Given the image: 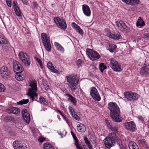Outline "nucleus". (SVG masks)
Returning a JSON list of instances; mask_svg holds the SVG:
<instances>
[{
  "label": "nucleus",
  "instance_id": "1",
  "mask_svg": "<svg viewBox=\"0 0 149 149\" xmlns=\"http://www.w3.org/2000/svg\"><path fill=\"white\" fill-rule=\"evenodd\" d=\"M108 108L110 111V116L113 120L116 122H120V112L119 108L115 103L110 102L108 104Z\"/></svg>",
  "mask_w": 149,
  "mask_h": 149
},
{
  "label": "nucleus",
  "instance_id": "2",
  "mask_svg": "<svg viewBox=\"0 0 149 149\" xmlns=\"http://www.w3.org/2000/svg\"><path fill=\"white\" fill-rule=\"evenodd\" d=\"M118 137L114 132L110 133L109 135L104 140V142L106 146L109 149L114 146L116 142H117Z\"/></svg>",
  "mask_w": 149,
  "mask_h": 149
},
{
  "label": "nucleus",
  "instance_id": "3",
  "mask_svg": "<svg viewBox=\"0 0 149 149\" xmlns=\"http://www.w3.org/2000/svg\"><path fill=\"white\" fill-rule=\"evenodd\" d=\"M13 68L14 72H17L15 76L16 79L18 81L23 80L25 78V76L23 74H21L24 70L21 64L15 61V62L13 63Z\"/></svg>",
  "mask_w": 149,
  "mask_h": 149
},
{
  "label": "nucleus",
  "instance_id": "4",
  "mask_svg": "<svg viewBox=\"0 0 149 149\" xmlns=\"http://www.w3.org/2000/svg\"><path fill=\"white\" fill-rule=\"evenodd\" d=\"M66 78L68 82L70 84L69 86L70 90L72 91H75L76 89V87L78 84L79 79L77 77V75L75 77L72 75L68 76L66 77Z\"/></svg>",
  "mask_w": 149,
  "mask_h": 149
},
{
  "label": "nucleus",
  "instance_id": "5",
  "mask_svg": "<svg viewBox=\"0 0 149 149\" xmlns=\"http://www.w3.org/2000/svg\"><path fill=\"white\" fill-rule=\"evenodd\" d=\"M41 37L43 45L46 50L50 52L51 50V46L50 40L48 39V36L46 33H42L41 34Z\"/></svg>",
  "mask_w": 149,
  "mask_h": 149
},
{
  "label": "nucleus",
  "instance_id": "6",
  "mask_svg": "<svg viewBox=\"0 0 149 149\" xmlns=\"http://www.w3.org/2000/svg\"><path fill=\"white\" fill-rule=\"evenodd\" d=\"M19 59L22 61L25 66H29L30 65V59L26 54L21 52L19 53Z\"/></svg>",
  "mask_w": 149,
  "mask_h": 149
},
{
  "label": "nucleus",
  "instance_id": "7",
  "mask_svg": "<svg viewBox=\"0 0 149 149\" xmlns=\"http://www.w3.org/2000/svg\"><path fill=\"white\" fill-rule=\"evenodd\" d=\"M86 53L90 58L93 61L98 59L100 57V56L97 52L91 49H87Z\"/></svg>",
  "mask_w": 149,
  "mask_h": 149
},
{
  "label": "nucleus",
  "instance_id": "8",
  "mask_svg": "<svg viewBox=\"0 0 149 149\" xmlns=\"http://www.w3.org/2000/svg\"><path fill=\"white\" fill-rule=\"evenodd\" d=\"M54 20L55 22L59 28L64 29H66L67 24L65 22V21L62 18H59L58 17H54Z\"/></svg>",
  "mask_w": 149,
  "mask_h": 149
},
{
  "label": "nucleus",
  "instance_id": "9",
  "mask_svg": "<svg viewBox=\"0 0 149 149\" xmlns=\"http://www.w3.org/2000/svg\"><path fill=\"white\" fill-rule=\"evenodd\" d=\"M110 61V67L114 71L116 72L121 71V69L120 67V65L118 61L113 58L111 59Z\"/></svg>",
  "mask_w": 149,
  "mask_h": 149
},
{
  "label": "nucleus",
  "instance_id": "10",
  "mask_svg": "<svg viewBox=\"0 0 149 149\" xmlns=\"http://www.w3.org/2000/svg\"><path fill=\"white\" fill-rule=\"evenodd\" d=\"M1 74L5 79L10 78V73L7 67L3 66L0 69Z\"/></svg>",
  "mask_w": 149,
  "mask_h": 149
},
{
  "label": "nucleus",
  "instance_id": "11",
  "mask_svg": "<svg viewBox=\"0 0 149 149\" xmlns=\"http://www.w3.org/2000/svg\"><path fill=\"white\" fill-rule=\"evenodd\" d=\"M90 94L93 99L95 100L98 101L100 100L101 97L98 91L95 87H92Z\"/></svg>",
  "mask_w": 149,
  "mask_h": 149
},
{
  "label": "nucleus",
  "instance_id": "12",
  "mask_svg": "<svg viewBox=\"0 0 149 149\" xmlns=\"http://www.w3.org/2000/svg\"><path fill=\"white\" fill-rule=\"evenodd\" d=\"M13 146L15 149H26V146L24 143L19 141H14L13 143Z\"/></svg>",
  "mask_w": 149,
  "mask_h": 149
},
{
  "label": "nucleus",
  "instance_id": "13",
  "mask_svg": "<svg viewBox=\"0 0 149 149\" xmlns=\"http://www.w3.org/2000/svg\"><path fill=\"white\" fill-rule=\"evenodd\" d=\"M124 126L125 129L129 130L134 132L135 130L136 125L133 121H131L125 123Z\"/></svg>",
  "mask_w": 149,
  "mask_h": 149
},
{
  "label": "nucleus",
  "instance_id": "14",
  "mask_svg": "<svg viewBox=\"0 0 149 149\" xmlns=\"http://www.w3.org/2000/svg\"><path fill=\"white\" fill-rule=\"evenodd\" d=\"M22 113L23 118L24 121L27 123H29L30 121V115L26 109H22Z\"/></svg>",
  "mask_w": 149,
  "mask_h": 149
},
{
  "label": "nucleus",
  "instance_id": "15",
  "mask_svg": "<svg viewBox=\"0 0 149 149\" xmlns=\"http://www.w3.org/2000/svg\"><path fill=\"white\" fill-rule=\"evenodd\" d=\"M6 111L8 113H13L15 114H19L20 112V110L19 109L12 107L8 108Z\"/></svg>",
  "mask_w": 149,
  "mask_h": 149
},
{
  "label": "nucleus",
  "instance_id": "16",
  "mask_svg": "<svg viewBox=\"0 0 149 149\" xmlns=\"http://www.w3.org/2000/svg\"><path fill=\"white\" fill-rule=\"evenodd\" d=\"M82 10L84 14L87 16H90L91 14V11L89 7L87 5H83L82 6Z\"/></svg>",
  "mask_w": 149,
  "mask_h": 149
},
{
  "label": "nucleus",
  "instance_id": "17",
  "mask_svg": "<svg viewBox=\"0 0 149 149\" xmlns=\"http://www.w3.org/2000/svg\"><path fill=\"white\" fill-rule=\"evenodd\" d=\"M140 73L143 76L149 75V68L146 66L141 68L140 70Z\"/></svg>",
  "mask_w": 149,
  "mask_h": 149
},
{
  "label": "nucleus",
  "instance_id": "18",
  "mask_svg": "<svg viewBox=\"0 0 149 149\" xmlns=\"http://www.w3.org/2000/svg\"><path fill=\"white\" fill-rule=\"evenodd\" d=\"M33 91H32L31 88L29 89V92L27 93V95L30 97L32 100V101L34 100L35 97H37L38 94L36 92Z\"/></svg>",
  "mask_w": 149,
  "mask_h": 149
},
{
  "label": "nucleus",
  "instance_id": "19",
  "mask_svg": "<svg viewBox=\"0 0 149 149\" xmlns=\"http://www.w3.org/2000/svg\"><path fill=\"white\" fill-rule=\"evenodd\" d=\"M108 35L109 38L114 40H119L122 38L121 35L119 33H117L116 34H113L111 32H109L108 33Z\"/></svg>",
  "mask_w": 149,
  "mask_h": 149
},
{
  "label": "nucleus",
  "instance_id": "20",
  "mask_svg": "<svg viewBox=\"0 0 149 149\" xmlns=\"http://www.w3.org/2000/svg\"><path fill=\"white\" fill-rule=\"evenodd\" d=\"M72 26L81 35L83 34V31L80 28V27L75 23L73 22L72 23Z\"/></svg>",
  "mask_w": 149,
  "mask_h": 149
},
{
  "label": "nucleus",
  "instance_id": "21",
  "mask_svg": "<svg viewBox=\"0 0 149 149\" xmlns=\"http://www.w3.org/2000/svg\"><path fill=\"white\" fill-rule=\"evenodd\" d=\"M29 86L31 87V88L32 91H37V82L35 80H34L30 82Z\"/></svg>",
  "mask_w": 149,
  "mask_h": 149
},
{
  "label": "nucleus",
  "instance_id": "22",
  "mask_svg": "<svg viewBox=\"0 0 149 149\" xmlns=\"http://www.w3.org/2000/svg\"><path fill=\"white\" fill-rule=\"evenodd\" d=\"M65 95L69 97L68 100L70 101L74 105H76L77 101L75 98L69 93L66 94Z\"/></svg>",
  "mask_w": 149,
  "mask_h": 149
},
{
  "label": "nucleus",
  "instance_id": "23",
  "mask_svg": "<svg viewBox=\"0 0 149 149\" xmlns=\"http://www.w3.org/2000/svg\"><path fill=\"white\" fill-rule=\"evenodd\" d=\"M47 66L52 72L56 73L58 72L57 70L54 68L52 66V64L51 62H49L47 63Z\"/></svg>",
  "mask_w": 149,
  "mask_h": 149
},
{
  "label": "nucleus",
  "instance_id": "24",
  "mask_svg": "<svg viewBox=\"0 0 149 149\" xmlns=\"http://www.w3.org/2000/svg\"><path fill=\"white\" fill-rule=\"evenodd\" d=\"M129 147L130 149H139L137 145L134 141H131L129 143Z\"/></svg>",
  "mask_w": 149,
  "mask_h": 149
},
{
  "label": "nucleus",
  "instance_id": "25",
  "mask_svg": "<svg viewBox=\"0 0 149 149\" xmlns=\"http://www.w3.org/2000/svg\"><path fill=\"white\" fill-rule=\"evenodd\" d=\"M77 129L78 131L80 132H84L86 130L85 126L82 124L78 125L77 127Z\"/></svg>",
  "mask_w": 149,
  "mask_h": 149
},
{
  "label": "nucleus",
  "instance_id": "26",
  "mask_svg": "<svg viewBox=\"0 0 149 149\" xmlns=\"http://www.w3.org/2000/svg\"><path fill=\"white\" fill-rule=\"evenodd\" d=\"M131 92H126L124 93V95L125 97L127 98L128 100L132 101V98H131L130 95H131Z\"/></svg>",
  "mask_w": 149,
  "mask_h": 149
},
{
  "label": "nucleus",
  "instance_id": "27",
  "mask_svg": "<svg viewBox=\"0 0 149 149\" xmlns=\"http://www.w3.org/2000/svg\"><path fill=\"white\" fill-rule=\"evenodd\" d=\"M116 48V45L113 44H110L108 49L111 52H115Z\"/></svg>",
  "mask_w": 149,
  "mask_h": 149
},
{
  "label": "nucleus",
  "instance_id": "28",
  "mask_svg": "<svg viewBox=\"0 0 149 149\" xmlns=\"http://www.w3.org/2000/svg\"><path fill=\"white\" fill-rule=\"evenodd\" d=\"M139 18L137 22L136 25L137 26H142L145 25V23L141 17Z\"/></svg>",
  "mask_w": 149,
  "mask_h": 149
},
{
  "label": "nucleus",
  "instance_id": "29",
  "mask_svg": "<svg viewBox=\"0 0 149 149\" xmlns=\"http://www.w3.org/2000/svg\"><path fill=\"white\" fill-rule=\"evenodd\" d=\"M14 120V118L9 116H6L4 118V120L6 122H13Z\"/></svg>",
  "mask_w": 149,
  "mask_h": 149
},
{
  "label": "nucleus",
  "instance_id": "30",
  "mask_svg": "<svg viewBox=\"0 0 149 149\" xmlns=\"http://www.w3.org/2000/svg\"><path fill=\"white\" fill-rule=\"evenodd\" d=\"M99 69L102 73L103 72L104 70L107 68V67L103 63H101L99 65Z\"/></svg>",
  "mask_w": 149,
  "mask_h": 149
},
{
  "label": "nucleus",
  "instance_id": "31",
  "mask_svg": "<svg viewBox=\"0 0 149 149\" xmlns=\"http://www.w3.org/2000/svg\"><path fill=\"white\" fill-rule=\"evenodd\" d=\"M54 45L56 47L57 49L59 51L63 52L64 49V48L62 47V46L57 42H55Z\"/></svg>",
  "mask_w": 149,
  "mask_h": 149
},
{
  "label": "nucleus",
  "instance_id": "32",
  "mask_svg": "<svg viewBox=\"0 0 149 149\" xmlns=\"http://www.w3.org/2000/svg\"><path fill=\"white\" fill-rule=\"evenodd\" d=\"M29 102V100L27 99H23L22 100H21L19 102H17V104L18 105H22L23 104H26L27 103Z\"/></svg>",
  "mask_w": 149,
  "mask_h": 149
},
{
  "label": "nucleus",
  "instance_id": "33",
  "mask_svg": "<svg viewBox=\"0 0 149 149\" xmlns=\"http://www.w3.org/2000/svg\"><path fill=\"white\" fill-rule=\"evenodd\" d=\"M14 10L16 14L18 16H20L21 15V13L19 10V7L17 6L16 7L14 8Z\"/></svg>",
  "mask_w": 149,
  "mask_h": 149
},
{
  "label": "nucleus",
  "instance_id": "34",
  "mask_svg": "<svg viewBox=\"0 0 149 149\" xmlns=\"http://www.w3.org/2000/svg\"><path fill=\"white\" fill-rule=\"evenodd\" d=\"M131 98H132V101L136 100L138 99V96L137 94L136 93L131 92V95H130Z\"/></svg>",
  "mask_w": 149,
  "mask_h": 149
},
{
  "label": "nucleus",
  "instance_id": "35",
  "mask_svg": "<svg viewBox=\"0 0 149 149\" xmlns=\"http://www.w3.org/2000/svg\"><path fill=\"white\" fill-rule=\"evenodd\" d=\"M140 2L139 0H130V4L131 6L137 5Z\"/></svg>",
  "mask_w": 149,
  "mask_h": 149
},
{
  "label": "nucleus",
  "instance_id": "36",
  "mask_svg": "<svg viewBox=\"0 0 149 149\" xmlns=\"http://www.w3.org/2000/svg\"><path fill=\"white\" fill-rule=\"evenodd\" d=\"M39 102L41 104H43L45 105L46 106L47 105V102L45 101V99L43 97L41 96L39 98Z\"/></svg>",
  "mask_w": 149,
  "mask_h": 149
},
{
  "label": "nucleus",
  "instance_id": "37",
  "mask_svg": "<svg viewBox=\"0 0 149 149\" xmlns=\"http://www.w3.org/2000/svg\"><path fill=\"white\" fill-rule=\"evenodd\" d=\"M42 84L44 86L45 89L47 90L49 88V86L47 84V81L46 80H44L42 81Z\"/></svg>",
  "mask_w": 149,
  "mask_h": 149
},
{
  "label": "nucleus",
  "instance_id": "38",
  "mask_svg": "<svg viewBox=\"0 0 149 149\" xmlns=\"http://www.w3.org/2000/svg\"><path fill=\"white\" fill-rule=\"evenodd\" d=\"M78 113L77 112H74V113L73 114V115L72 116L76 120H79L80 119V118L78 116Z\"/></svg>",
  "mask_w": 149,
  "mask_h": 149
},
{
  "label": "nucleus",
  "instance_id": "39",
  "mask_svg": "<svg viewBox=\"0 0 149 149\" xmlns=\"http://www.w3.org/2000/svg\"><path fill=\"white\" fill-rule=\"evenodd\" d=\"M53 146L51 144L49 143H45L44 144V149H49Z\"/></svg>",
  "mask_w": 149,
  "mask_h": 149
},
{
  "label": "nucleus",
  "instance_id": "40",
  "mask_svg": "<svg viewBox=\"0 0 149 149\" xmlns=\"http://www.w3.org/2000/svg\"><path fill=\"white\" fill-rule=\"evenodd\" d=\"M120 30L122 31H125L126 32H128L130 31V29L126 25H125L123 26V27Z\"/></svg>",
  "mask_w": 149,
  "mask_h": 149
},
{
  "label": "nucleus",
  "instance_id": "41",
  "mask_svg": "<svg viewBox=\"0 0 149 149\" xmlns=\"http://www.w3.org/2000/svg\"><path fill=\"white\" fill-rule=\"evenodd\" d=\"M74 145L76 146L77 149H82V147H81L79 144V141L78 140H75Z\"/></svg>",
  "mask_w": 149,
  "mask_h": 149
},
{
  "label": "nucleus",
  "instance_id": "42",
  "mask_svg": "<svg viewBox=\"0 0 149 149\" xmlns=\"http://www.w3.org/2000/svg\"><path fill=\"white\" fill-rule=\"evenodd\" d=\"M6 88L4 85L0 83V92L5 91Z\"/></svg>",
  "mask_w": 149,
  "mask_h": 149
},
{
  "label": "nucleus",
  "instance_id": "43",
  "mask_svg": "<svg viewBox=\"0 0 149 149\" xmlns=\"http://www.w3.org/2000/svg\"><path fill=\"white\" fill-rule=\"evenodd\" d=\"M139 143L144 148L147 147V145L146 144L145 142L143 140H140Z\"/></svg>",
  "mask_w": 149,
  "mask_h": 149
},
{
  "label": "nucleus",
  "instance_id": "44",
  "mask_svg": "<svg viewBox=\"0 0 149 149\" xmlns=\"http://www.w3.org/2000/svg\"><path fill=\"white\" fill-rule=\"evenodd\" d=\"M35 58L36 60V61H38V62L39 63L41 67H42V62L41 60L39 58H37L36 57H35Z\"/></svg>",
  "mask_w": 149,
  "mask_h": 149
},
{
  "label": "nucleus",
  "instance_id": "45",
  "mask_svg": "<svg viewBox=\"0 0 149 149\" xmlns=\"http://www.w3.org/2000/svg\"><path fill=\"white\" fill-rule=\"evenodd\" d=\"M110 129L111 130L116 132H117L118 131V128L116 127L112 126Z\"/></svg>",
  "mask_w": 149,
  "mask_h": 149
},
{
  "label": "nucleus",
  "instance_id": "46",
  "mask_svg": "<svg viewBox=\"0 0 149 149\" xmlns=\"http://www.w3.org/2000/svg\"><path fill=\"white\" fill-rule=\"evenodd\" d=\"M82 62V60L80 59H79L77 61V64L78 67H80L81 65Z\"/></svg>",
  "mask_w": 149,
  "mask_h": 149
},
{
  "label": "nucleus",
  "instance_id": "47",
  "mask_svg": "<svg viewBox=\"0 0 149 149\" xmlns=\"http://www.w3.org/2000/svg\"><path fill=\"white\" fill-rule=\"evenodd\" d=\"M16 126L19 129H20L22 127V125L20 122H18V123H15Z\"/></svg>",
  "mask_w": 149,
  "mask_h": 149
},
{
  "label": "nucleus",
  "instance_id": "48",
  "mask_svg": "<svg viewBox=\"0 0 149 149\" xmlns=\"http://www.w3.org/2000/svg\"><path fill=\"white\" fill-rule=\"evenodd\" d=\"M11 1L12 0H6L7 4L10 7L11 6Z\"/></svg>",
  "mask_w": 149,
  "mask_h": 149
},
{
  "label": "nucleus",
  "instance_id": "49",
  "mask_svg": "<svg viewBox=\"0 0 149 149\" xmlns=\"http://www.w3.org/2000/svg\"><path fill=\"white\" fill-rule=\"evenodd\" d=\"M143 37L144 39L146 40H149V33H145L143 35Z\"/></svg>",
  "mask_w": 149,
  "mask_h": 149
},
{
  "label": "nucleus",
  "instance_id": "50",
  "mask_svg": "<svg viewBox=\"0 0 149 149\" xmlns=\"http://www.w3.org/2000/svg\"><path fill=\"white\" fill-rule=\"evenodd\" d=\"M69 109L70 113L71 114V115L73 116L74 112H75L74 111V109L71 107H69Z\"/></svg>",
  "mask_w": 149,
  "mask_h": 149
},
{
  "label": "nucleus",
  "instance_id": "51",
  "mask_svg": "<svg viewBox=\"0 0 149 149\" xmlns=\"http://www.w3.org/2000/svg\"><path fill=\"white\" fill-rule=\"evenodd\" d=\"M126 25L125 23L123 21H120V30H121L122 28L123 27V26Z\"/></svg>",
  "mask_w": 149,
  "mask_h": 149
},
{
  "label": "nucleus",
  "instance_id": "52",
  "mask_svg": "<svg viewBox=\"0 0 149 149\" xmlns=\"http://www.w3.org/2000/svg\"><path fill=\"white\" fill-rule=\"evenodd\" d=\"M139 120L143 123L144 121V118L141 116H139L138 118Z\"/></svg>",
  "mask_w": 149,
  "mask_h": 149
},
{
  "label": "nucleus",
  "instance_id": "53",
  "mask_svg": "<svg viewBox=\"0 0 149 149\" xmlns=\"http://www.w3.org/2000/svg\"><path fill=\"white\" fill-rule=\"evenodd\" d=\"M84 139L85 143L87 145H89V144H90V142L88 140V139L86 137L84 138Z\"/></svg>",
  "mask_w": 149,
  "mask_h": 149
},
{
  "label": "nucleus",
  "instance_id": "54",
  "mask_svg": "<svg viewBox=\"0 0 149 149\" xmlns=\"http://www.w3.org/2000/svg\"><path fill=\"white\" fill-rule=\"evenodd\" d=\"M116 26L118 27V28L120 29L121 26L120 21L119 22H116Z\"/></svg>",
  "mask_w": 149,
  "mask_h": 149
},
{
  "label": "nucleus",
  "instance_id": "55",
  "mask_svg": "<svg viewBox=\"0 0 149 149\" xmlns=\"http://www.w3.org/2000/svg\"><path fill=\"white\" fill-rule=\"evenodd\" d=\"M13 8L16 7L18 6L16 3V1H14L13 2Z\"/></svg>",
  "mask_w": 149,
  "mask_h": 149
},
{
  "label": "nucleus",
  "instance_id": "56",
  "mask_svg": "<svg viewBox=\"0 0 149 149\" xmlns=\"http://www.w3.org/2000/svg\"><path fill=\"white\" fill-rule=\"evenodd\" d=\"M123 2L125 3L128 4H130V0H121Z\"/></svg>",
  "mask_w": 149,
  "mask_h": 149
},
{
  "label": "nucleus",
  "instance_id": "57",
  "mask_svg": "<svg viewBox=\"0 0 149 149\" xmlns=\"http://www.w3.org/2000/svg\"><path fill=\"white\" fill-rule=\"evenodd\" d=\"M33 7L37 9L38 7V4L36 2H34L33 3Z\"/></svg>",
  "mask_w": 149,
  "mask_h": 149
},
{
  "label": "nucleus",
  "instance_id": "58",
  "mask_svg": "<svg viewBox=\"0 0 149 149\" xmlns=\"http://www.w3.org/2000/svg\"><path fill=\"white\" fill-rule=\"evenodd\" d=\"M45 139L44 138L40 137L38 139V140L40 142L42 143Z\"/></svg>",
  "mask_w": 149,
  "mask_h": 149
},
{
  "label": "nucleus",
  "instance_id": "59",
  "mask_svg": "<svg viewBox=\"0 0 149 149\" xmlns=\"http://www.w3.org/2000/svg\"><path fill=\"white\" fill-rule=\"evenodd\" d=\"M106 124L107 126L109 128H110V127H111V126H112V125H111L110 124V123L108 121V120H107V121L106 122Z\"/></svg>",
  "mask_w": 149,
  "mask_h": 149
},
{
  "label": "nucleus",
  "instance_id": "60",
  "mask_svg": "<svg viewBox=\"0 0 149 149\" xmlns=\"http://www.w3.org/2000/svg\"><path fill=\"white\" fill-rule=\"evenodd\" d=\"M22 1L24 4L28 5V3L26 0H22Z\"/></svg>",
  "mask_w": 149,
  "mask_h": 149
},
{
  "label": "nucleus",
  "instance_id": "61",
  "mask_svg": "<svg viewBox=\"0 0 149 149\" xmlns=\"http://www.w3.org/2000/svg\"><path fill=\"white\" fill-rule=\"evenodd\" d=\"M87 146L89 149H92V146L91 145H90V144Z\"/></svg>",
  "mask_w": 149,
  "mask_h": 149
},
{
  "label": "nucleus",
  "instance_id": "62",
  "mask_svg": "<svg viewBox=\"0 0 149 149\" xmlns=\"http://www.w3.org/2000/svg\"><path fill=\"white\" fill-rule=\"evenodd\" d=\"M71 132L72 135V136L73 137H74L76 136L73 132L71 131Z\"/></svg>",
  "mask_w": 149,
  "mask_h": 149
},
{
  "label": "nucleus",
  "instance_id": "63",
  "mask_svg": "<svg viewBox=\"0 0 149 149\" xmlns=\"http://www.w3.org/2000/svg\"><path fill=\"white\" fill-rule=\"evenodd\" d=\"M73 138H74V140L75 141V140H77L78 139H77L76 136H75L74 137H73Z\"/></svg>",
  "mask_w": 149,
  "mask_h": 149
},
{
  "label": "nucleus",
  "instance_id": "64",
  "mask_svg": "<svg viewBox=\"0 0 149 149\" xmlns=\"http://www.w3.org/2000/svg\"><path fill=\"white\" fill-rule=\"evenodd\" d=\"M145 148H146V149H149V147L148 146H147V147H145Z\"/></svg>",
  "mask_w": 149,
  "mask_h": 149
}]
</instances>
